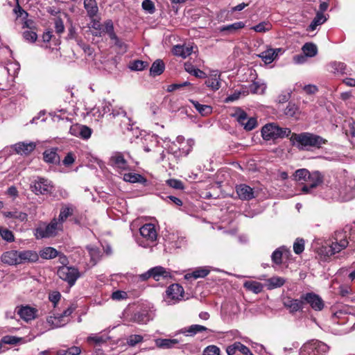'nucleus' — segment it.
Returning a JSON list of instances; mask_svg holds the SVG:
<instances>
[{"label": "nucleus", "instance_id": "e433bc0d", "mask_svg": "<svg viewBox=\"0 0 355 355\" xmlns=\"http://www.w3.org/2000/svg\"><path fill=\"white\" fill-rule=\"evenodd\" d=\"M73 208L71 205L63 206L60 212L59 218L57 219L62 227V223L70 216L73 214Z\"/></svg>", "mask_w": 355, "mask_h": 355}, {"label": "nucleus", "instance_id": "f704fd0d", "mask_svg": "<svg viewBox=\"0 0 355 355\" xmlns=\"http://www.w3.org/2000/svg\"><path fill=\"white\" fill-rule=\"evenodd\" d=\"M3 215L6 218L17 219L21 222L26 221L27 220V214L17 209L10 211H4L3 212Z\"/></svg>", "mask_w": 355, "mask_h": 355}, {"label": "nucleus", "instance_id": "6e6d98bb", "mask_svg": "<svg viewBox=\"0 0 355 355\" xmlns=\"http://www.w3.org/2000/svg\"><path fill=\"white\" fill-rule=\"evenodd\" d=\"M208 330L207 327L200 324H193L188 327L187 332L191 336L195 335L199 332Z\"/></svg>", "mask_w": 355, "mask_h": 355}, {"label": "nucleus", "instance_id": "a19ab883", "mask_svg": "<svg viewBox=\"0 0 355 355\" xmlns=\"http://www.w3.org/2000/svg\"><path fill=\"white\" fill-rule=\"evenodd\" d=\"M219 76L217 73L211 75L206 81V85L212 90H218L220 87Z\"/></svg>", "mask_w": 355, "mask_h": 355}, {"label": "nucleus", "instance_id": "412c9836", "mask_svg": "<svg viewBox=\"0 0 355 355\" xmlns=\"http://www.w3.org/2000/svg\"><path fill=\"white\" fill-rule=\"evenodd\" d=\"M36 309L28 306H22L18 311L20 318L25 321L32 320L35 318Z\"/></svg>", "mask_w": 355, "mask_h": 355}, {"label": "nucleus", "instance_id": "603ef678", "mask_svg": "<svg viewBox=\"0 0 355 355\" xmlns=\"http://www.w3.org/2000/svg\"><path fill=\"white\" fill-rule=\"evenodd\" d=\"M234 116L236 117L239 123L242 126L247 122L248 118L246 112L241 109H239Z\"/></svg>", "mask_w": 355, "mask_h": 355}, {"label": "nucleus", "instance_id": "bb28decb", "mask_svg": "<svg viewBox=\"0 0 355 355\" xmlns=\"http://www.w3.org/2000/svg\"><path fill=\"white\" fill-rule=\"evenodd\" d=\"M306 182L311 188H315L322 183L323 175L318 171L310 173Z\"/></svg>", "mask_w": 355, "mask_h": 355}, {"label": "nucleus", "instance_id": "7ed1b4c3", "mask_svg": "<svg viewBox=\"0 0 355 355\" xmlns=\"http://www.w3.org/2000/svg\"><path fill=\"white\" fill-rule=\"evenodd\" d=\"M141 237L137 239V243L143 248H151L157 244V231L155 225L146 223L139 229Z\"/></svg>", "mask_w": 355, "mask_h": 355}, {"label": "nucleus", "instance_id": "13d9d810", "mask_svg": "<svg viewBox=\"0 0 355 355\" xmlns=\"http://www.w3.org/2000/svg\"><path fill=\"white\" fill-rule=\"evenodd\" d=\"M304 250V241L302 239H297L293 244V250L295 254H300Z\"/></svg>", "mask_w": 355, "mask_h": 355}, {"label": "nucleus", "instance_id": "0e129e2a", "mask_svg": "<svg viewBox=\"0 0 355 355\" xmlns=\"http://www.w3.org/2000/svg\"><path fill=\"white\" fill-rule=\"evenodd\" d=\"M257 125V119L254 117H248V121L243 125V128L247 131L253 130Z\"/></svg>", "mask_w": 355, "mask_h": 355}, {"label": "nucleus", "instance_id": "f8f14e48", "mask_svg": "<svg viewBox=\"0 0 355 355\" xmlns=\"http://www.w3.org/2000/svg\"><path fill=\"white\" fill-rule=\"evenodd\" d=\"M301 298L310 304L311 308L315 311H321L324 308V302L322 298L313 293H308L302 295Z\"/></svg>", "mask_w": 355, "mask_h": 355}, {"label": "nucleus", "instance_id": "4be33fe9", "mask_svg": "<svg viewBox=\"0 0 355 355\" xmlns=\"http://www.w3.org/2000/svg\"><path fill=\"white\" fill-rule=\"evenodd\" d=\"M249 348L240 342H235L232 345L228 346L226 349L227 355H234L237 351L243 355L249 352Z\"/></svg>", "mask_w": 355, "mask_h": 355}, {"label": "nucleus", "instance_id": "5fc2aeb1", "mask_svg": "<svg viewBox=\"0 0 355 355\" xmlns=\"http://www.w3.org/2000/svg\"><path fill=\"white\" fill-rule=\"evenodd\" d=\"M88 343H94L96 345H101L107 341V338L103 336H99L97 334H92L87 337Z\"/></svg>", "mask_w": 355, "mask_h": 355}, {"label": "nucleus", "instance_id": "9d476101", "mask_svg": "<svg viewBox=\"0 0 355 355\" xmlns=\"http://www.w3.org/2000/svg\"><path fill=\"white\" fill-rule=\"evenodd\" d=\"M53 186L51 181L43 178H38L32 186V191L37 195H46L53 191Z\"/></svg>", "mask_w": 355, "mask_h": 355}, {"label": "nucleus", "instance_id": "6ab92c4d", "mask_svg": "<svg viewBox=\"0 0 355 355\" xmlns=\"http://www.w3.org/2000/svg\"><path fill=\"white\" fill-rule=\"evenodd\" d=\"M281 49H268L261 52L258 56L262 59L266 64H270L277 57L278 53L281 52Z\"/></svg>", "mask_w": 355, "mask_h": 355}, {"label": "nucleus", "instance_id": "cd10ccee", "mask_svg": "<svg viewBox=\"0 0 355 355\" xmlns=\"http://www.w3.org/2000/svg\"><path fill=\"white\" fill-rule=\"evenodd\" d=\"M192 46L184 45H176L173 48V53L174 55L186 58L192 53Z\"/></svg>", "mask_w": 355, "mask_h": 355}, {"label": "nucleus", "instance_id": "c756f323", "mask_svg": "<svg viewBox=\"0 0 355 355\" xmlns=\"http://www.w3.org/2000/svg\"><path fill=\"white\" fill-rule=\"evenodd\" d=\"M84 7L90 18H94L98 11L95 0H84Z\"/></svg>", "mask_w": 355, "mask_h": 355}, {"label": "nucleus", "instance_id": "e2e57ef3", "mask_svg": "<svg viewBox=\"0 0 355 355\" xmlns=\"http://www.w3.org/2000/svg\"><path fill=\"white\" fill-rule=\"evenodd\" d=\"M111 297L113 300L121 301L128 298V293L123 291H116L112 293Z\"/></svg>", "mask_w": 355, "mask_h": 355}, {"label": "nucleus", "instance_id": "473e14b6", "mask_svg": "<svg viewBox=\"0 0 355 355\" xmlns=\"http://www.w3.org/2000/svg\"><path fill=\"white\" fill-rule=\"evenodd\" d=\"M243 287L255 294L261 293L263 288L262 284L256 281H246L243 284Z\"/></svg>", "mask_w": 355, "mask_h": 355}, {"label": "nucleus", "instance_id": "aec40b11", "mask_svg": "<svg viewBox=\"0 0 355 355\" xmlns=\"http://www.w3.org/2000/svg\"><path fill=\"white\" fill-rule=\"evenodd\" d=\"M19 264L25 262H35L38 260V254L35 251H19Z\"/></svg>", "mask_w": 355, "mask_h": 355}, {"label": "nucleus", "instance_id": "052dcab7", "mask_svg": "<svg viewBox=\"0 0 355 355\" xmlns=\"http://www.w3.org/2000/svg\"><path fill=\"white\" fill-rule=\"evenodd\" d=\"M143 340V336L141 335H131L127 339V343L128 345L134 347L137 344L142 342Z\"/></svg>", "mask_w": 355, "mask_h": 355}, {"label": "nucleus", "instance_id": "9b49d317", "mask_svg": "<svg viewBox=\"0 0 355 355\" xmlns=\"http://www.w3.org/2000/svg\"><path fill=\"white\" fill-rule=\"evenodd\" d=\"M184 288L182 286L178 284H173L171 285L166 290V295L168 300V303L172 302L173 304L181 300L183 297Z\"/></svg>", "mask_w": 355, "mask_h": 355}, {"label": "nucleus", "instance_id": "c03bdc74", "mask_svg": "<svg viewBox=\"0 0 355 355\" xmlns=\"http://www.w3.org/2000/svg\"><path fill=\"white\" fill-rule=\"evenodd\" d=\"M184 69L186 71L195 76L197 78H205V73L199 69H196L192 64L186 63L184 64Z\"/></svg>", "mask_w": 355, "mask_h": 355}, {"label": "nucleus", "instance_id": "a18cd8bd", "mask_svg": "<svg viewBox=\"0 0 355 355\" xmlns=\"http://www.w3.org/2000/svg\"><path fill=\"white\" fill-rule=\"evenodd\" d=\"M244 26H245V24L243 22L238 21V22H235L230 25L223 26L220 28V31L221 32H223V31L233 32L238 29H241V28H243Z\"/></svg>", "mask_w": 355, "mask_h": 355}, {"label": "nucleus", "instance_id": "dca6fc26", "mask_svg": "<svg viewBox=\"0 0 355 355\" xmlns=\"http://www.w3.org/2000/svg\"><path fill=\"white\" fill-rule=\"evenodd\" d=\"M1 261L9 266L19 264V251L9 250L2 254Z\"/></svg>", "mask_w": 355, "mask_h": 355}, {"label": "nucleus", "instance_id": "8fccbe9b", "mask_svg": "<svg viewBox=\"0 0 355 355\" xmlns=\"http://www.w3.org/2000/svg\"><path fill=\"white\" fill-rule=\"evenodd\" d=\"M148 67V62L141 60H135L130 64V69L132 71H141Z\"/></svg>", "mask_w": 355, "mask_h": 355}, {"label": "nucleus", "instance_id": "79ce46f5", "mask_svg": "<svg viewBox=\"0 0 355 355\" xmlns=\"http://www.w3.org/2000/svg\"><path fill=\"white\" fill-rule=\"evenodd\" d=\"M302 51L306 57H313L317 54V46L312 43H306L302 46Z\"/></svg>", "mask_w": 355, "mask_h": 355}, {"label": "nucleus", "instance_id": "7c9ffc66", "mask_svg": "<svg viewBox=\"0 0 355 355\" xmlns=\"http://www.w3.org/2000/svg\"><path fill=\"white\" fill-rule=\"evenodd\" d=\"M327 21V18L323 14V12L318 11L316 13L315 17L309 26L307 31H313L316 29L318 26H320Z\"/></svg>", "mask_w": 355, "mask_h": 355}, {"label": "nucleus", "instance_id": "1a4fd4ad", "mask_svg": "<svg viewBox=\"0 0 355 355\" xmlns=\"http://www.w3.org/2000/svg\"><path fill=\"white\" fill-rule=\"evenodd\" d=\"M109 165L120 173L130 169L124 154L121 152H114L112 154L109 159Z\"/></svg>", "mask_w": 355, "mask_h": 355}, {"label": "nucleus", "instance_id": "c9c22d12", "mask_svg": "<svg viewBox=\"0 0 355 355\" xmlns=\"http://www.w3.org/2000/svg\"><path fill=\"white\" fill-rule=\"evenodd\" d=\"M165 65L162 60H155L150 69V73L153 76H157L162 74L164 70Z\"/></svg>", "mask_w": 355, "mask_h": 355}, {"label": "nucleus", "instance_id": "72a5a7b5", "mask_svg": "<svg viewBox=\"0 0 355 355\" xmlns=\"http://www.w3.org/2000/svg\"><path fill=\"white\" fill-rule=\"evenodd\" d=\"M177 339L159 338L155 340L157 347L163 349H170L178 344Z\"/></svg>", "mask_w": 355, "mask_h": 355}, {"label": "nucleus", "instance_id": "69168bd1", "mask_svg": "<svg viewBox=\"0 0 355 355\" xmlns=\"http://www.w3.org/2000/svg\"><path fill=\"white\" fill-rule=\"evenodd\" d=\"M24 38L30 42H35L37 38V34L32 31H25L23 33Z\"/></svg>", "mask_w": 355, "mask_h": 355}, {"label": "nucleus", "instance_id": "f257e3e1", "mask_svg": "<svg viewBox=\"0 0 355 355\" xmlns=\"http://www.w3.org/2000/svg\"><path fill=\"white\" fill-rule=\"evenodd\" d=\"M334 189L336 193V198L343 201L351 200L355 198V179L345 173L340 175L337 177Z\"/></svg>", "mask_w": 355, "mask_h": 355}, {"label": "nucleus", "instance_id": "bf43d9fd", "mask_svg": "<svg viewBox=\"0 0 355 355\" xmlns=\"http://www.w3.org/2000/svg\"><path fill=\"white\" fill-rule=\"evenodd\" d=\"M297 111V106L294 103H289L284 110V114L288 116L293 117Z\"/></svg>", "mask_w": 355, "mask_h": 355}, {"label": "nucleus", "instance_id": "f3484780", "mask_svg": "<svg viewBox=\"0 0 355 355\" xmlns=\"http://www.w3.org/2000/svg\"><path fill=\"white\" fill-rule=\"evenodd\" d=\"M36 147V144L35 142H19L14 146L15 150L21 155H28Z\"/></svg>", "mask_w": 355, "mask_h": 355}, {"label": "nucleus", "instance_id": "2eb2a0df", "mask_svg": "<svg viewBox=\"0 0 355 355\" xmlns=\"http://www.w3.org/2000/svg\"><path fill=\"white\" fill-rule=\"evenodd\" d=\"M284 306L289 309L291 313H295L303 308L304 300L301 299H293L287 297L284 299Z\"/></svg>", "mask_w": 355, "mask_h": 355}, {"label": "nucleus", "instance_id": "ea45409f", "mask_svg": "<svg viewBox=\"0 0 355 355\" xmlns=\"http://www.w3.org/2000/svg\"><path fill=\"white\" fill-rule=\"evenodd\" d=\"M40 255L43 259H50L56 257L58 255V252L53 248L46 247L40 250Z\"/></svg>", "mask_w": 355, "mask_h": 355}, {"label": "nucleus", "instance_id": "5701e85b", "mask_svg": "<svg viewBox=\"0 0 355 355\" xmlns=\"http://www.w3.org/2000/svg\"><path fill=\"white\" fill-rule=\"evenodd\" d=\"M86 249L88 252L89 256L90 257V261L92 264L93 266L96 265L103 255L101 250L98 248L93 245H87Z\"/></svg>", "mask_w": 355, "mask_h": 355}, {"label": "nucleus", "instance_id": "49530a36", "mask_svg": "<svg viewBox=\"0 0 355 355\" xmlns=\"http://www.w3.org/2000/svg\"><path fill=\"white\" fill-rule=\"evenodd\" d=\"M81 349L79 347L73 346L67 349H60L58 351L57 355H79Z\"/></svg>", "mask_w": 355, "mask_h": 355}, {"label": "nucleus", "instance_id": "c85d7f7f", "mask_svg": "<svg viewBox=\"0 0 355 355\" xmlns=\"http://www.w3.org/2000/svg\"><path fill=\"white\" fill-rule=\"evenodd\" d=\"M210 272L208 267H200L196 268L192 272L185 275L186 279L193 277V279L205 277Z\"/></svg>", "mask_w": 355, "mask_h": 355}, {"label": "nucleus", "instance_id": "f03ea898", "mask_svg": "<svg viewBox=\"0 0 355 355\" xmlns=\"http://www.w3.org/2000/svg\"><path fill=\"white\" fill-rule=\"evenodd\" d=\"M290 139L300 150H309L311 147L320 148L327 142L322 137L310 132L293 133Z\"/></svg>", "mask_w": 355, "mask_h": 355}, {"label": "nucleus", "instance_id": "b1692460", "mask_svg": "<svg viewBox=\"0 0 355 355\" xmlns=\"http://www.w3.org/2000/svg\"><path fill=\"white\" fill-rule=\"evenodd\" d=\"M46 321L52 328L61 327L67 323V320L64 319V315L60 314L49 316Z\"/></svg>", "mask_w": 355, "mask_h": 355}, {"label": "nucleus", "instance_id": "a878e982", "mask_svg": "<svg viewBox=\"0 0 355 355\" xmlns=\"http://www.w3.org/2000/svg\"><path fill=\"white\" fill-rule=\"evenodd\" d=\"M123 180L130 183H141L144 185L147 182V180L144 176L135 173H125Z\"/></svg>", "mask_w": 355, "mask_h": 355}, {"label": "nucleus", "instance_id": "3c124183", "mask_svg": "<svg viewBox=\"0 0 355 355\" xmlns=\"http://www.w3.org/2000/svg\"><path fill=\"white\" fill-rule=\"evenodd\" d=\"M166 183L168 187L177 190H183L184 189L183 182L177 179H168L166 181Z\"/></svg>", "mask_w": 355, "mask_h": 355}, {"label": "nucleus", "instance_id": "de8ad7c7", "mask_svg": "<svg viewBox=\"0 0 355 355\" xmlns=\"http://www.w3.org/2000/svg\"><path fill=\"white\" fill-rule=\"evenodd\" d=\"M272 25L268 21L261 22L259 24L252 27V29L258 33H265L270 31Z\"/></svg>", "mask_w": 355, "mask_h": 355}, {"label": "nucleus", "instance_id": "423d86ee", "mask_svg": "<svg viewBox=\"0 0 355 355\" xmlns=\"http://www.w3.org/2000/svg\"><path fill=\"white\" fill-rule=\"evenodd\" d=\"M334 241L326 249L327 256H331L346 248L349 244L347 231H336L334 237Z\"/></svg>", "mask_w": 355, "mask_h": 355}, {"label": "nucleus", "instance_id": "58836bf2", "mask_svg": "<svg viewBox=\"0 0 355 355\" xmlns=\"http://www.w3.org/2000/svg\"><path fill=\"white\" fill-rule=\"evenodd\" d=\"M286 282V279L281 277H272L267 279L268 289H274L282 286Z\"/></svg>", "mask_w": 355, "mask_h": 355}, {"label": "nucleus", "instance_id": "774afa93", "mask_svg": "<svg viewBox=\"0 0 355 355\" xmlns=\"http://www.w3.org/2000/svg\"><path fill=\"white\" fill-rule=\"evenodd\" d=\"M142 8L144 10L148 11L150 14H153L155 10L154 3L150 0H144L142 2Z\"/></svg>", "mask_w": 355, "mask_h": 355}, {"label": "nucleus", "instance_id": "0eeeda50", "mask_svg": "<svg viewBox=\"0 0 355 355\" xmlns=\"http://www.w3.org/2000/svg\"><path fill=\"white\" fill-rule=\"evenodd\" d=\"M61 229L60 223L56 218H53L49 224L40 225L35 230V235L37 239L49 238L55 236Z\"/></svg>", "mask_w": 355, "mask_h": 355}, {"label": "nucleus", "instance_id": "4d7b16f0", "mask_svg": "<svg viewBox=\"0 0 355 355\" xmlns=\"http://www.w3.org/2000/svg\"><path fill=\"white\" fill-rule=\"evenodd\" d=\"M0 235L3 239L8 242H12L14 241V235L12 232L6 228L0 227Z\"/></svg>", "mask_w": 355, "mask_h": 355}, {"label": "nucleus", "instance_id": "864d4df0", "mask_svg": "<svg viewBox=\"0 0 355 355\" xmlns=\"http://www.w3.org/2000/svg\"><path fill=\"white\" fill-rule=\"evenodd\" d=\"M309 175H310V172L306 168L298 169L295 173L296 180H304L306 182Z\"/></svg>", "mask_w": 355, "mask_h": 355}, {"label": "nucleus", "instance_id": "a211bd4d", "mask_svg": "<svg viewBox=\"0 0 355 355\" xmlns=\"http://www.w3.org/2000/svg\"><path fill=\"white\" fill-rule=\"evenodd\" d=\"M57 148L46 150L43 153V159L44 162L49 164H58L60 162V158L57 153Z\"/></svg>", "mask_w": 355, "mask_h": 355}, {"label": "nucleus", "instance_id": "4c0bfd02", "mask_svg": "<svg viewBox=\"0 0 355 355\" xmlns=\"http://www.w3.org/2000/svg\"><path fill=\"white\" fill-rule=\"evenodd\" d=\"M189 101L202 116H207L212 112V107L211 106L202 105L198 101L191 99L189 100Z\"/></svg>", "mask_w": 355, "mask_h": 355}, {"label": "nucleus", "instance_id": "37998d69", "mask_svg": "<svg viewBox=\"0 0 355 355\" xmlns=\"http://www.w3.org/2000/svg\"><path fill=\"white\" fill-rule=\"evenodd\" d=\"M101 31L102 33H107L110 37H115L113 22L110 19L105 21L104 24H103L101 26Z\"/></svg>", "mask_w": 355, "mask_h": 355}, {"label": "nucleus", "instance_id": "09e8293b", "mask_svg": "<svg viewBox=\"0 0 355 355\" xmlns=\"http://www.w3.org/2000/svg\"><path fill=\"white\" fill-rule=\"evenodd\" d=\"M189 87V89L191 90L192 85L188 81H184L182 83H173L168 86L167 92H171L176 89H182L183 87Z\"/></svg>", "mask_w": 355, "mask_h": 355}, {"label": "nucleus", "instance_id": "6e6552de", "mask_svg": "<svg viewBox=\"0 0 355 355\" xmlns=\"http://www.w3.org/2000/svg\"><path fill=\"white\" fill-rule=\"evenodd\" d=\"M57 275L61 279L67 282L70 286H73L80 276L77 268L67 266L58 267Z\"/></svg>", "mask_w": 355, "mask_h": 355}, {"label": "nucleus", "instance_id": "680f3d73", "mask_svg": "<svg viewBox=\"0 0 355 355\" xmlns=\"http://www.w3.org/2000/svg\"><path fill=\"white\" fill-rule=\"evenodd\" d=\"M220 350L216 345H209L203 351V355H220Z\"/></svg>", "mask_w": 355, "mask_h": 355}, {"label": "nucleus", "instance_id": "393cba45", "mask_svg": "<svg viewBox=\"0 0 355 355\" xmlns=\"http://www.w3.org/2000/svg\"><path fill=\"white\" fill-rule=\"evenodd\" d=\"M152 277L159 281L162 278L165 279L170 277V272L164 268L162 266H156L150 269Z\"/></svg>", "mask_w": 355, "mask_h": 355}, {"label": "nucleus", "instance_id": "4468645a", "mask_svg": "<svg viewBox=\"0 0 355 355\" xmlns=\"http://www.w3.org/2000/svg\"><path fill=\"white\" fill-rule=\"evenodd\" d=\"M92 129L83 125L74 124L71 125L69 133L76 137H80L84 139H87L91 137Z\"/></svg>", "mask_w": 355, "mask_h": 355}, {"label": "nucleus", "instance_id": "ddd939ff", "mask_svg": "<svg viewBox=\"0 0 355 355\" xmlns=\"http://www.w3.org/2000/svg\"><path fill=\"white\" fill-rule=\"evenodd\" d=\"M236 192L239 198L241 200L249 201L257 196L254 189L245 184L236 185Z\"/></svg>", "mask_w": 355, "mask_h": 355}, {"label": "nucleus", "instance_id": "338daca9", "mask_svg": "<svg viewBox=\"0 0 355 355\" xmlns=\"http://www.w3.org/2000/svg\"><path fill=\"white\" fill-rule=\"evenodd\" d=\"M272 261L276 264H280L282 261V252L280 249H277L273 252L271 256Z\"/></svg>", "mask_w": 355, "mask_h": 355}, {"label": "nucleus", "instance_id": "2f4dec72", "mask_svg": "<svg viewBox=\"0 0 355 355\" xmlns=\"http://www.w3.org/2000/svg\"><path fill=\"white\" fill-rule=\"evenodd\" d=\"M346 69V64L341 62H332L329 64V71L335 74H345Z\"/></svg>", "mask_w": 355, "mask_h": 355}, {"label": "nucleus", "instance_id": "20e7f679", "mask_svg": "<svg viewBox=\"0 0 355 355\" xmlns=\"http://www.w3.org/2000/svg\"><path fill=\"white\" fill-rule=\"evenodd\" d=\"M291 133L289 128H281L274 123L266 124L261 129L262 137L266 141L287 137Z\"/></svg>", "mask_w": 355, "mask_h": 355}, {"label": "nucleus", "instance_id": "39448f33", "mask_svg": "<svg viewBox=\"0 0 355 355\" xmlns=\"http://www.w3.org/2000/svg\"><path fill=\"white\" fill-rule=\"evenodd\" d=\"M329 347L318 340H311L304 343L300 349V355H322L327 352Z\"/></svg>", "mask_w": 355, "mask_h": 355}]
</instances>
